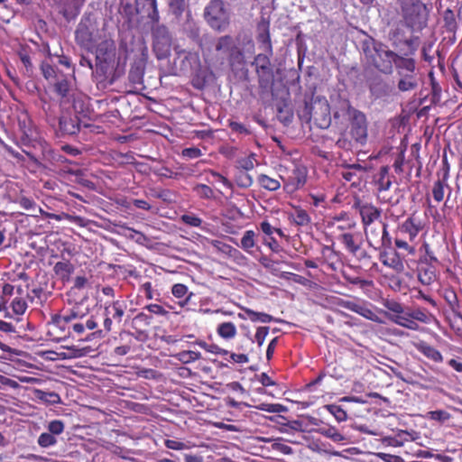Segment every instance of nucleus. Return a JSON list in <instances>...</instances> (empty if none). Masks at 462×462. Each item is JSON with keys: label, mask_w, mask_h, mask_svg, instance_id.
<instances>
[{"label": "nucleus", "mask_w": 462, "mask_h": 462, "mask_svg": "<svg viewBox=\"0 0 462 462\" xmlns=\"http://www.w3.org/2000/svg\"><path fill=\"white\" fill-rule=\"evenodd\" d=\"M383 306L386 309L383 315L388 320L412 331L420 330L419 322L428 325L436 320L435 316L425 308L405 307L393 299H384Z\"/></svg>", "instance_id": "nucleus-1"}, {"label": "nucleus", "mask_w": 462, "mask_h": 462, "mask_svg": "<svg viewBox=\"0 0 462 462\" xmlns=\"http://www.w3.org/2000/svg\"><path fill=\"white\" fill-rule=\"evenodd\" d=\"M346 113L349 117L348 134L350 139L347 137L346 133H342L337 140L336 145L348 152L366 144L368 139V122L365 114L352 106L349 101L346 103Z\"/></svg>", "instance_id": "nucleus-2"}, {"label": "nucleus", "mask_w": 462, "mask_h": 462, "mask_svg": "<svg viewBox=\"0 0 462 462\" xmlns=\"http://www.w3.org/2000/svg\"><path fill=\"white\" fill-rule=\"evenodd\" d=\"M65 318L63 324H68L76 337L83 336L87 331L97 328V318L90 313L89 307L83 302H76L70 308L62 310Z\"/></svg>", "instance_id": "nucleus-3"}, {"label": "nucleus", "mask_w": 462, "mask_h": 462, "mask_svg": "<svg viewBox=\"0 0 462 462\" xmlns=\"http://www.w3.org/2000/svg\"><path fill=\"white\" fill-rule=\"evenodd\" d=\"M398 14L403 24L412 31L427 26L429 10L421 0H397Z\"/></svg>", "instance_id": "nucleus-4"}, {"label": "nucleus", "mask_w": 462, "mask_h": 462, "mask_svg": "<svg viewBox=\"0 0 462 462\" xmlns=\"http://www.w3.org/2000/svg\"><path fill=\"white\" fill-rule=\"evenodd\" d=\"M366 61L380 72L391 74L394 60V51L389 50L383 43L374 39L365 41L362 45Z\"/></svg>", "instance_id": "nucleus-5"}, {"label": "nucleus", "mask_w": 462, "mask_h": 462, "mask_svg": "<svg viewBox=\"0 0 462 462\" xmlns=\"http://www.w3.org/2000/svg\"><path fill=\"white\" fill-rule=\"evenodd\" d=\"M40 69L43 78L52 85L53 91L60 102H69L73 88L69 77L46 61L42 62Z\"/></svg>", "instance_id": "nucleus-6"}, {"label": "nucleus", "mask_w": 462, "mask_h": 462, "mask_svg": "<svg viewBox=\"0 0 462 462\" xmlns=\"http://www.w3.org/2000/svg\"><path fill=\"white\" fill-rule=\"evenodd\" d=\"M99 39V29L97 19L92 14H86L80 19L76 31V43L82 49L92 51Z\"/></svg>", "instance_id": "nucleus-7"}, {"label": "nucleus", "mask_w": 462, "mask_h": 462, "mask_svg": "<svg viewBox=\"0 0 462 462\" xmlns=\"http://www.w3.org/2000/svg\"><path fill=\"white\" fill-rule=\"evenodd\" d=\"M423 228L422 220L415 214L411 215L398 226L394 241L396 247L410 254L413 253L414 248L409 245V242H413Z\"/></svg>", "instance_id": "nucleus-8"}, {"label": "nucleus", "mask_w": 462, "mask_h": 462, "mask_svg": "<svg viewBox=\"0 0 462 462\" xmlns=\"http://www.w3.org/2000/svg\"><path fill=\"white\" fill-rule=\"evenodd\" d=\"M304 116L319 127L327 128L331 121L330 106L327 98L312 96L310 101H305Z\"/></svg>", "instance_id": "nucleus-9"}, {"label": "nucleus", "mask_w": 462, "mask_h": 462, "mask_svg": "<svg viewBox=\"0 0 462 462\" xmlns=\"http://www.w3.org/2000/svg\"><path fill=\"white\" fill-rule=\"evenodd\" d=\"M152 38V51L158 60H165L171 54L172 38L168 27L160 22L149 23Z\"/></svg>", "instance_id": "nucleus-10"}, {"label": "nucleus", "mask_w": 462, "mask_h": 462, "mask_svg": "<svg viewBox=\"0 0 462 462\" xmlns=\"http://www.w3.org/2000/svg\"><path fill=\"white\" fill-rule=\"evenodd\" d=\"M204 18L217 32L225 31L230 24V15L222 0H211L205 7Z\"/></svg>", "instance_id": "nucleus-11"}, {"label": "nucleus", "mask_w": 462, "mask_h": 462, "mask_svg": "<svg viewBox=\"0 0 462 462\" xmlns=\"http://www.w3.org/2000/svg\"><path fill=\"white\" fill-rule=\"evenodd\" d=\"M388 225L382 223L380 226H365V234L369 246L374 250L383 251L392 248V237L387 230Z\"/></svg>", "instance_id": "nucleus-12"}, {"label": "nucleus", "mask_w": 462, "mask_h": 462, "mask_svg": "<svg viewBox=\"0 0 462 462\" xmlns=\"http://www.w3.org/2000/svg\"><path fill=\"white\" fill-rule=\"evenodd\" d=\"M18 130L22 145L34 146L40 141L39 132L28 113L23 112L18 116Z\"/></svg>", "instance_id": "nucleus-13"}, {"label": "nucleus", "mask_w": 462, "mask_h": 462, "mask_svg": "<svg viewBox=\"0 0 462 462\" xmlns=\"http://www.w3.org/2000/svg\"><path fill=\"white\" fill-rule=\"evenodd\" d=\"M127 309L126 301L124 300H116L111 302H106L104 307V329L106 333L112 330L113 322L120 324L125 315Z\"/></svg>", "instance_id": "nucleus-14"}, {"label": "nucleus", "mask_w": 462, "mask_h": 462, "mask_svg": "<svg viewBox=\"0 0 462 462\" xmlns=\"http://www.w3.org/2000/svg\"><path fill=\"white\" fill-rule=\"evenodd\" d=\"M215 50L217 52L228 54V64L232 69L236 63L241 64L244 61L243 51L236 45L233 37L230 35L219 37L216 42Z\"/></svg>", "instance_id": "nucleus-15"}, {"label": "nucleus", "mask_w": 462, "mask_h": 462, "mask_svg": "<svg viewBox=\"0 0 462 462\" xmlns=\"http://www.w3.org/2000/svg\"><path fill=\"white\" fill-rule=\"evenodd\" d=\"M280 178L283 182V189L287 193H294L304 187L308 178V169L302 164H296L290 174L287 176L281 175Z\"/></svg>", "instance_id": "nucleus-16"}, {"label": "nucleus", "mask_w": 462, "mask_h": 462, "mask_svg": "<svg viewBox=\"0 0 462 462\" xmlns=\"http://www.w3.org/2000/svg\"><path fill=\"white\" fill-rule=\"evenodd\" d=\"M337 239L343 245L345 250L359 259L365 257L366 253L362 251V238L358 233H339Z\"/></svg>", "instance_id": "nucleus-17"}, {"label": "nucleus", "mask_w": 462, "mask_h": 462, "mask_svg": "<svg viewBox=\"0 0 462 462\" xmlns=\"http://www.w3.org/2000/svg\"><path fill=\"white\" fill-rule=\"evenodd\" d=\"M115 65L116 61L96 60V69L93 74L97 84L106 87L115 82Z\"/></svg>", "instance_id": "nucleus-18"}, {"label": "nucleus", "mask_w": 462, "mask_h": 462, "mask_svg": "<svg viewBox=\"0 0 462 462\" xmlns=\"http://www.w3.org/2000/svg\"><path fill=\"white\" fill-rule=\"evenodd\" d=\"M438 180L432 188V196L435 201L441 202L444 199L445 188H448L449 165L447 159L443 160V165L437 172Z\"/></svg>", "instance_id": "nucleus-19"}, {"label": "nucleus", "mask_w": 462, "mask_h": 462, "mask_svg": "<svg viewBox=\"0 0 462 462\" xmlns=\"http://www.w3.org/2000/svg\"><path fill=\"white\" fill-rule=\"evenodd\" d=\"M391 39L393 41L394 45L400 47L401 51L405 56H413L420 45V38L418 36L403 39L400 30L394 31Z\"/></svg>", "instance_id": "nucleus-20"}, {"label": "nucleus", "mask_w": 462, "mask_h": 462, "mask_svg": "<svg viewBox=\"0 0 462 462\" xmlns=\"http://www.w3.org/2000/svg\"><path fill=\"white\" fill-rule=\"evenodd\" d=\"M354 208L358 209L364 227L371 226L381 217V210L372 204L357 200L355 202Z\"/></svg>", "instance_id": "nucleus-21"}, {"label": "nucleus", "mask_w": 462, "mask_h": 462, "mask_svg": "<svg viewBox=\"0 0 462 462\" xmlns=\"http://www.w3.org/2000/svg\"><path fill=\"white\" fill-rule=\"evenodd\" d=\"M134 5L136 13L144 14L148 23L160 22L157 0H135Z\"/></svg>", "instance_id": "nucleus-22"}, {"label": "nucleus", "mask_w": 462, "mask_h": 462, "mask_svg": "<svg viewBox=\"0 0 462 462\" xmlns=\"http://www.w3.org/2000/svg\"><path fill=\"white\" fill-rule=\"evenodd\" d=\"M257 35L256 40L259 47L269 54H273V45L270 35V23L265 19H262L257 23Z\"/></svg>", "instance_id": "nucleus-23"}, {"label": "nucleus", "mask_w": 462, "mask_h": 462, "mask_svg": "<svg viewBox=\"0 0 462 462\" xmlns=\"http://www.w3.org/2000/svg\"><path fill=\"white\" fill-rule=\"evenodd\" d=\"M95 48L96 60L116 61V46L113 40H104Z\"/></svg>", "instance_id": "nucleus-24"}, {"label": "nucleus", "mask_w": 462, "mask_h": 462, "mask_svg": "<svg viewBox=\"0 0 462 462\" xmlns=\"http://www.w3.org/2000/svg\"><path fill=\"white\" fill-rule=\"evenodd\" d=\"M393 64L399 76L414 75L416 69L415 60L411 56L399 55L395 53Z\"/></svg>", "instance_id": "nucleus-25"}, {"label": "nucleus", "mask_w": 462, "mask_h": 462, "mask_svg": "<svg viewBox=\"0 0 462 462\" xmlns=\"http://www.w3.org/2000/svg\"><path fill=\"white\" fill-rule=\"evenodd\" d=\"M14 286L11 283L0 281V312L4 313V318L13 319L11 311H9L7 303L14 295Z\"/></svg>", "instance_id": "nucleus-26"}, {"label": "nucleus", "mask_w": 462, "mask_h": 462, "mask_svg": "<svg viewBox=\"0 0 462 462\" xmlns=\"http://www.w3.org/2000/svg\"><path fill=\"white\" fill-rule=\"evenodd\" d=\"M321 263H325L331 271H337L341 263V253L335 251L332 246L323 245Z\"/></svg>", "instance_id": "nucleus-27"}, {"label": "nucleus", "mask_w": 462, "mask_h": 462, "mask_svg": "<svg viewBox=\"0 0 462 462\" xmlns=\"http://www.w3.org/2000/svg\"><path fill=\"white\" fill-rule=\"evenodd\" d=\"M341 306L372 321H378L376 314L364 303L344 300Z\"/></svg>", "instance_id": "nucleus-28"}, {"label": "nucleus", "mask_w": 462, "mask_h": 462, "mask_svg": "<svg viewBox=\"0 0 462 462\" xmlns=\"http://www.w3.org/2000/svg\"><path fill=\"white\" fill-rule=\"evenodd\" d=\"M365 172V168L356 163L347 166L342 172V177L346 181L350 182L352 186H359Z\"/></svg>", "instance_id": "nucleus-29"}, {"label": "nucleus", "mask_w": 462, "mask_h": 462, "mask_svg": "<svg viewBox=\"0 0 462 462\" xmlns=\"http://www.w3.org/2000/svg\"><path fill=\"white\" fill-rule=\"evenodd\" d=\"M60 130L63 134H76L80 130L79 119L78 116H62L59 119Z\"/></svg>", "instance_id": "nucleus-30"}, {"label": "nucleus", "mask_w": 462, "mask_h": 462, "mask_svg": "<svg viewBox=\"0 0 462 462\" xmlns=\"http://www.w3.org/2000/svg\"><path fill=\"white\" fill-rule=\"evenodd\" d=\"M415 347L420 353L435 363H441L443 361L441 353L425 341H420L415 344Z\"/></svg>", "instance_id": "nucleus-31"}, {"label": "nucleus", "mask_w": 462, "mask_h": 462, "mask_svg": "<svg viewBox=\"0 0 462 462\" xmlns=\"http://www.w3.org/2000/svg\"><path fill=\"white\" fill-rule=\"evenodd\" d=\"M369 89L371 94L375 98H380L388 95L389 86L388 84L380 77L373 78L369 80L368 83Z\"/></svg>", "instance_id": "nucleus-32"}, {"label": "nucleus", "mask_w": 462, "mask_h": 462, "mask_svg": "<svg viewBox=\"0 0 462 462\" xmlns=\"http://www.w3.org/2000/svg\"><path fill=\"white\" fill-rule=\"evenodd\" d=\"M74 270V265L69 260L58 262L53 267L54 273L63 282L69 280Z\"/></svg>", "instance_id": "nucleus-33"}, {"label": "nucleus", "mask_w": 462, "mask_h": 462, "mask_svg": "<svg viewBox=\"0 0 462 462\" xmlns=\"http://www.w3.org/2000/svg\"><path fill=\"white\" fill-rule=\"evenodd\" d=\"M376 184L379 191H386L390 189L392 180L388 166H383L380 168L377 174Z\"/></svg>", "instance_id": "nucleus-34"}, {"label": "nucleus", "mask_w": 462, "mask_h": 462, "mask_svg": "<svg viewBox=\"0 0 462 462\" xmlns=\"http://www.w3.org/2000/svg\"><path fill=\"white\" fill-rule=\"evenodd\" d=\"M217 333L220 337L228 340L236 337L237 329L233 322L226 321L218 324Z\"/></svg>", "instance_id": "nucleus-35"}, {"label": "nucleus", "mask_w": 462, "mask_h": 462, "mask_svg": "<svg viewBox=\"0 0 462 462\" xmlns=\"http://www.w3.org/2000/svg\"><path fill=\"white\" fill-rule=\"evenodd\" d=\"M243 310L246 315V318L249 319L252 322L269 323L276 320L272 315L268 313L254 311L249 308H244Z\"/></svg>", "instance_id": "nucleus-36"}, {"label": "nucleus", "mask_w": 462, "mask_h": 462, "mask_svg": "<svg viewBox=\"0 0 462 462\" xmlns=\"http://www.w3.org/2000/svg\"><path fill=\"white\" fill-rule=\"evenodd\" d=\"M443 298L448 303L450 310L454 314H457L460 310V305L456 291L451 288L444 289Z\"/></svg>", "instance_id": "nucleus-37"}, {"label": "nucleus", "mask_w": 462, "mask_h": 462, "mask_svg": "<svg viewBox=\"0 0 462 462\" xmlns=\"http://www.w3.org/2000/svg\"><path fill=\"white\" fill-rule=\"evenodd\" d=\"M258 78L259 88L262 92H268L273 88L274 82L273 72H255Z\"/></svg>", "instance_id": "nucleus-38"}, {"label": "nucleus", "mask_w": 462, "mask_h": 462, "mask_svg": "<svg viewBox=\"0 0 462 462\" xmlns=\"http://www.w3.org/2000/svg\"><path fill=\"white\" fill-rule=\"evenodd\" d=\"M400 77L397 87L401 92L411 91L417 88L418 82L415 75L407 74Z\"/></svg>", "instance_id": "nucleus-39"}, {"label": "nucleus", "mask_w": 462, "mask_h": 462, "mask_svg": "<svg viewBox=\"0 0 462 462\" xmlns=\"http://www.w3.org/2000/svg\"><path fill=\"white\" fill-rule=\"evenodd\" d=\"M258 182L262 188L270 191H276L281 188V183L278 180L266 174H260L258 176Z\"/></svg>", "instance_id": "nucleus-40"}, {"label": "nucleus", "mask_w": 462, "mask_h": 462, "mask_svg": "<svg viewBox=\"0 0 462 462\" xmlns=\"http://www.w3.org/2000/svg\"><path fill=\"white\" fill-rule=\"evenodd\" d=\"M343 278L350 284L356 285L362 290H366L374 286L372 280L363 279L360 276H351L346 273H342Z\"/></svg>", "instance_id": "nucleus-41"}, {"label": "nucleus", "mask_w": 462, "mask_h": 462, "mask_svg": "<svg viewBox=\"0 0 462 462\" xmlns=\"http://www.w3.org/2000/svg\"><path fill=\"white\" fill-rule=\"evenodd\" d=\"M291 217L293 223L300 226H308L311 221L308 212L300 208H295L294 212L291 214Z\"/></svg>", "instance_id": "nucleus-42"}, {"label": "nucleus", "mask_w": 462, "mask_h": 462, "mask_svg": "<svg viewBox=\"0 0 462 462\" xmlns=\"http://www.w3.org/2000/svg\"><path fill=\"white\" fill-rule=\"evenodd\" d=\"M255 162V154L254 152H251L246 157L237 159L236 162V167L239 170L249 171L254 168Z\"/></svg>", "instance_id": "nucleus-43"}, {"label": "nucleus", "mask_w": 462, "mask_h": 462, "mask_svg": "<svg viewBox=\"0 0 462 462\" xmlns=\"http://www.w3.org/2000/svg\"><path fill=\"white\" fill-rule=\"evenodd\" d=\"M255 245V233L253 230H246L241 238L240 246L247 253H252V249Z\"/></svg>", "instance_id": "nucleus-44"}, {"label": "nucleus", "mask_w": 462, "mask_h": 462, "mask_svg": "<svg viewBox=\"0 0 462 462\" xmlns=\"http://www.w3.org/2000/svg\"><path fill=\"white\" fill-rule=\"evenodd\" d=\"M48 335L51 337V340L56 342H60L69 337H75V336L70 335L69 332H65L64 330H60L56 328L55 325L48 323Z\"/></svg>", "instance_id": "nucleus-45"}, {"label": "nucleus", "mask_w": 462, "mask_h": 462, "mask_svg": "<svg viewBox=\"0 0 462 462\" xmlns=\"http://www.w3.org/2000/svg\"><path fill=\"white\" fill-rule=\"evenodd\" d=\"M175 356L182 364H189L199 360L201 358V354L198 351L183 350L179 352Z\"/></svg>", "instance_id": "nucleus-46"}, {"label": "nucleus", "mask_w": 462, "mask_h": 462, "mask_svg": "<svg viewBox=\"0 0 462 462\" xmlns=\"http://www.w3.org/2000/svg\"><path fill=\"white\" fill-rule=\"evenodd\" d=\"M11 309H12L11 314L13 315V317L14 315L21 316V315L24 314V312L27 310V302L23 298L15 297L11 302Z\"/></svg>", "instance_id": "nucleus-47"}, {"label": "nucleus", "mask_w": 462, "mask_h": 462, "mask_svg": "<svg viewBox=\"0 0 462 462\" xmlns=\"http://www.w3.org/2000/svg\"><path fill=\"white\" fill-rule=\"evenodd\" d=\"M254 408L270 413H280L286 411V407L280 403L262 402L255 405Z\"/></svg>", "instance_id": "nucleus-48"}, {"label": "nucleus", "mask_w": 462, "mask_h": 462, "mask_svg": "<svg viewBox=\"0 0 462 462\" xmlns=\"http://www.w3.org/2000/svg\"><path fill=\"white\" fill-rule=\"evenodd\" d=\"M356 226V223L354 219H346L343 223H334L331 226L334 228V233L337 235L339 233H350Z\"/></svg>", "instance_id": "nucleus-49"}, {"label": "nucleus", "mask_w": 462, "mask_h": 462, "mask_svg": "<svg viewBox=\"0 0 462 462\" xmlns=\"http://www.w3.org/2000/svg\"><path fill=\"white\" fill-rule=\"evenodd\" d=\"M180 221L186 226H191V227H199L201 226L203 220L199 217L194 213H187L183 214L180 217Z\"/></svg>", "instance_id": "nucleus-50"}, {"label": "nucleus", "mask_w": 462, "mask_h": 462, "mask_svg": "<svg viewBox=\"0 0 462 462\" xmlns=\"http://www.w3.org/2000/svg\"><path fill=\"white\" fill-rule=\"evenodd\" d=\"M65 318V315L63 312L60 314H56L51 317V320L50 321L51 324L55 325L56 328H59L60 330H64L65 332H69L70 335H73L76 337L75 333H72V329L70 326L68 324H63V319Z\"/></svg>", "instance_id": "nucleus-51"}, {"label": "nucleus", "mask_w": 462, "mask_h": 462, "mask_svg": "<svg viewBox=\"0 0 462 462\" xmlns=\"http://www.w3.org/2000/svg\"><path fill=\"white\" fill-rule=\"evenodd\" d=\"M418 279L423 285H430L436 280V274L430 269H421L419 271Z\"/></svg>", "instance_id": "nucleus-52"}, {"label": "nucleus", "mask_w": 462, "mask_h": 462, "mask_svg": "<svg viewBox=\"0 0 462 462\" xmlns=\"http://www.w3.org/2000/svg\"><path fill=\"white\" fill-rule=\"evenodd\" d=\"M193 191L200 199H212L214 197V190L206 184H197L193 188Z\"/></svg>", "instance_id": "nucleus-53"}, {"label": "nucleus", "mask_w": 462, "mask_h": 462, "mask_svg": "<svg viewBox=\"0 0 462 462\" xmlns=\"http://www.w3.org/2000/svg\"><path fill=\"white\" fill-rule=\"evenodd\" d=\"M321 433L334 442H342L346 439L345 436L334 427L322 429Z\"/></svg>", "instance_id": "nucleus-54"}, {"label": "nucleus", "mask_w": 462, "mask_h": 462, "mask_svg": "<svg viewBox=\"0 0 462 462\" xmlns=\"http://www.w3.org/2000/svg\"><path fill=\"white\" fill-rule=\"evenodd\" d=\"M125 336L128 338V340H126V342L125 344H122V345L115 347L114 354L116 356H123L127 355L131 351L132 346H133V341H134L132 335L126 334Z\"/></svg>", "instance_id": "nucleus-55"}, {"label": "nucleus", "mask_w": 462, "mask_h": 462, "mask_svg": "<svg viewBox=\"0 0 462 462\" xmlns=\"http://www.w3.org/2000/svg\"><path fill=\"white\" fill-rule=\"evenodd\" d=\"M169 7L176 17H180L186 7L185 0H168Z\"/></svg>", "instance_id": "nucleus-56"}, {"label": "nucleus", "mask_w": 462, "mask_h": 462, "mask_svg": "<svg viewBox=\"0 0 462 462\" xmlns=\"http://www.w3.org/2000/svg\"><path fill=\"white\" fill-rule=\"evenodd\" d=\"M37 396L40 400L51 404H56L60 402V395L54 392L39 391Z\"/></svg>", "instance_id": "nucleus-57"}, {"label": "nucleus", "mask_w": 462, "mask_h": 462, "mask_svg": "<svg viewBox=\"0 0 462 462\" xmlns=\"http://www.w3.org/2000/svg\"><path fill=\"white\" fill-rule=\"evenodd\" d=\"M213 245L217 247L219 250H221L223 253L232 256V257H237L238 255H241V253L236 248L224 244L218 240H215L213 243Z\"/></svg>", "instance_id": "nucleus-58"}, {"label": "nucleus", "mask_w": 462, "mask_h": 462, "mask_svg": "<svg viewBox=\"0 0 462 462\" xmlns=\"http://www.w3.org/2000/svg\"><path fill=\"white\" fill-rule=\"evenodd\" d=\"M140 291L142 292H143L144 297L147 300H153V299L157 300L158 297L160 296V293L158 292V291L153 289L151 282H143L140 287Z\"/></svg>", "instance_id": "nucleus-59"}, {"label": "nucleus", "mask_w": 462, "mask_h": 462, "mask_svg": "<svg viewBox=\"0 0 462 462\" xmlns=\"http://www.w3.org/2000/svg\"><path fill=\"white\" fill-rule=\"evenodd\" d=\"M38 445L42 448H49L57 443L56 438L49 432L42 433L38 438Z\"/></svg>", "instance_id": "nucleus-60"}, {"label": "nucleus", "mask_w": 462, "mask_h": 462, "mask_svg": "<svg viewBox=\"0 0 462 462\" xmlns=\"http://www.w3.org/2000/svg\"><path fill=\"white\" fill-rule=\"evenodd\" d=\"M49 433L53 435H60L65 430V424L60 420H53L47 426Z\"/></svg>", "instance_id": "nucleus-61"}, {"label": "nucleus", "mask_w": 462, "mask_h": 462, "mask_svg": "<svg viewBox=\"0 0 462 462\" xmlns=\"http://www.w3.org/2000/svg\"><path fill=\"white\" fill-rule=\"evenodd\" d=\"M327 409L339 422L346 420L347 418L346 412L339 405H328Z\"/></svg>", "instance_id": "nucleus-62"}, {"label": "nucleus", "mask_w": 462, "mask_h": 462, "mask_svg": "<svg viewBox=\"0 0 462 462\" xmlns=\"http://www.w3.org/2000/svg\"><path fill=\"white\" fill-rule=\"evenodd\" d=\"M272 448L274 451H277L282 455H291L292 454V448L287 445L282 439H276L272 444Z\"/></svg>", "instance_id": "nucleus-63"}, {"label": "nucleus", "mask_w": 462, "mask_h": 462, "mask_svg": "<svg viewBox=\"0 0 462 462\" xmlns=\"http://www.w3.org/2000/svg\"><path fill=\"white\" fill-rule=\"evenodd\" d=\"M444 22H445V27L447 28L448 31L453 32L456 30L457 23H456L455 14L450 9H448L445 11Z\"/></svg>", "instance_id": "nucleus-64"}]
</instances>
